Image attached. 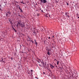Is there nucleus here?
Here are the masks:
<instances>
[{
    "label": "nucleus",
    "instance_id": "obj_1",
    "mask_svg": "<svg viewBox=\"0 0 79 79\" xmlns=\"http://www.w3.org/2000/svg\"><path fill=\"white\" fill-rule=\"evenodd\" d=\"M50 67L51 68V69H53V68H54V66L52 64H50Z\"/></svg>",
    "mask_w": 79,
    "mask_h": 79
},
{
    "label": "nucleus",
    "instance_id": "obj_2",
    "mask_svg": "<svg viewBox=\"0 0 79 79\" xmlns=\"http://www.w3.org/2000/svg\"><path fill=\"white\" fill-rule=\"evenodd\" d=\"M20 24H21V23L18 22L17 23V26L18 27V26H19V25H20Z\"/></svg>",
    "mask_w": 79,
    "mask_h": 79
},
{
    "label": "nucleus",
    "instance_id": "obj_3",
    "mask_svg": "<svg viewBox=\"0 0 79 79\" xmlns=\"http://www.w3.org/2000/svg\"><path fill=\"white\" fill-rule=\"evenodd\" d=\"M20 26H21L22 27H23L24 26V25L23 24H22L21 23H20Z\"/></svg>",
    "mask_w": 79,
    "mask_h": 79
},
{
    "label": "nucleus",
    "instance_id": "obj_4",
    "mask_svg": "<svg viewBox=\"0 0 79 79\" xmlns=\"http://www.w3.org/2000/svg\"><path fill=\"white\" fill-rule=\"evenodd\" d=\"M44 3H47V1L46 0H43Z\"/></svg>",
    "mask_w": 79,
    "mask_h": 79
},
{
    "label": "nucleus",
    "instance_id": "obj_5",
    "mask_svg": "<svg viewBox=\"0 0 79 79\" xmlns=\"http://www.w3.org/2000/svg\"><path fill=\"white\" fill-rule=\"evenodd\" d=\"M9 21L10 22V24H13V22H12L11 21V19H9Z\"/></svg>",
    "mask_w": 79,
    "mask_h": 79
},
{
    "label": "nucleus",
    "instance_id": "obj_6",
    "mask_svg": "<svg viewBox=\"0 0 79 79\" xmlns=\"http://www.w3.org/2000/svg\"><path fill=\"white\" fill-rule=\"evenodd\" d=\"M7 13H8V15H11V13H10V12L9 11L7 12Z\"/></svg>",
    "mask_w": 79,
    "mask_h": 79
},
{
    "label": "nucleus",
    "instance_id": "obj_7",
    "mask_svg": "<svg viewBox=\"0 0 79 79\" xmlns=\"http://www.w3.org/2000/svg\"><path fill=\"white\" fill-rule=\"evenodd\" d=\"M31 75H32V74H33V73L32 72V71H33L32 70H31Z\"/></svg>",
    "mask_w": 79,
    "mask_h": 79
},
{
    "label": "nucleus",
    "instance_id": "obj_8",
    "mask_svg": "<svg viewBox=\"0 0 79 79\" xmlns=\"http://www.w3.org/2000/svg\"><path fill=\"white\" fill-rule=\"evenodd\" d=\"M65 15L66 16L67 15H68L69 14H68V12H66L65 13Z\"/></svg>",
    "mask_w": 79,
    "mask_h": 79
},
{
    "label": "nucleus",
    "instance_id": "obj_9",
    "mask_svg": "<svg viewBox=\"0 0 79 79\" xmlns=\"http://www.w3.org/2000/svg\"><path fill=\"white\" fill-rule=\"evenodd\" d=\"M48 55H50V52H49V51H48Z\"/></svg>",
    "mask_w": 79,
    "mask_h": 79
},
{
    "label": "nucleus",
    "instance_id": "obj_10",
    "mask_svg": "<svg viewBox=\"0 0 79 79\" xmlns=\"http://www.w3.org/2000/svg\"><path fill=\"white\" fill-rule=\"evenodd\" d=\"M57 65H58V64H59V61H57Z\"/></svg>",
    "mask_w": 79,
    "mask_h": 79
},
{
    "label": "nucleus",
    "instance_id": "obj_11",
    "mask_svg": "<svg viewBox=\"0 0 79 79\" xmlns=\"http://www.w3.org/2000/svg\"><path fill=\"white\" fill-rule=\"evenodd\" d=\"M66 16L67 17H68V18H69V17L70 16H69L68 15H67Z\"/></svg>",
    "mask_w": 79,
    "mask_h": 79
},
{
    "label": "nucleus",
    "instance_id": "obj_12",
    "mask_svg": "<svg viewBox=\"0 0 79 79\" xmlns=\"http://www.w3.org/2000/svg\"><path fill=\"white\" fill-rule=\"evenodd\" d=\"M21 3H23V4H25V3L24 2L23 3V2H21Z\"/></svg>",
    "mask_w": 79,
    "mask_h": 79
},
{
    "label": "nucleus",
    "instance_id": "obj_13",
    "mask_svg": "<svg viewBox=\"0 0 79 79\" xmlns=\"http://www.w3.org/2000/svg\"><path fill=\"white\" fill-rule=\"evenodd\" d=\"M35 43L36 45H37V42H35Z\"/></svg>",
    "mask_w": 79,
    "mask_h": 79
},
{
    "label": "nucleus",
    "instance_id": "obj_14",
    "mask_svg": "<svg viewBox=\"0 0 79 79\" xmlns=\"http://www.w3.org/2000/svg\"><path fill=\"white\" fill-rule=\"evenodd\" d=\"M45 16H46L47 17H48V14H47V15L46 14Z\"/></svg>",
    "mask_w": 79,
    "mask_h": 79
},
{
    "label": "nucleus",
    "instance_id": "obj_15",
    "mask_svg": "<svg viewBox=\"0 0 79 79\" xmlns=\"http://www.w3.org/2000/svg\"><path fill=\"white\" fill-rule=\"evenodd\" d=\"M41 0V3H43V0Z\"/></svg>",
    "mask_w": 79,
    "mask_h": 79
},
{
    "label": "nucleus",
    "instance_id": "obj_16",
    "mask_svg": "<svg viewBox=\"0 0 79 79\" xmlns=\"http://www.w3.org/2000/svg\"><path fill=\"white\" fill-rule=\"evenodd\" d=\"M19 5H18L17 6V7L18 8H19Z\"/></svg>",
    "mask_w": 79,
    "mask_h": 79
},
{
    "label": "nucleus",
    "instance_id": "obj_17",
    "mask_svg": "<svg viewBox=\"0 0 79 79\" xmlns=\"http://www.w3.org/2000/svg\"><path fill=\"white\" fill-rule=\"evenodd\" d=\"M8 14L7 13H6V16H8Z\"/></svg>",
    "mask_w": 79,
    "mask_h": 79
},
{
    "label": "nucleus",
    "instance_id": "obj_18",
    "mask_svg": "<svg viewBox=\"0 0 79 79\" xmlns=\"http://www.w3.org/2000/svg\"><path fill=\"white\" fill-rule=\"evenodd\" d=\"M31 42H32V43H34V41H32V40H31Z\"/></svg>",
    "mask_w": 79,
    "mask_h": 79
},
{
    "label": "nucleus",
    "instance_id": "obj_19",
    "mask_svg": "<svg viewBox=\"0 0 79 79\" xmlns=\"http://www.w3.org/2000/svg\"><path fill=\"white\" fill-rule=\"evenodd\" d=\"M77 14H76V15H77V16H79V15H78V13H77Z\"/></svg>",
    "mask_w": 79,
    "mask_h": 79
},
{
    "label": "nucleus",
    "instance_id": "obj_20",
    "mask_svg": "<svg viewBox=\"0 0 79 79\" xmlns=\"http://www.w3.org/2000/svg\"><path fill=\"white\" fill-rule=\"evenodd\" d=\"M19 9L21 10V8H20V7L19 6Z\"/></svg>",
    "mask_w": 79,
    "mask_h": 79
},
{
    "label": "nucleus",
    "instance_id": "obj_21",
    "mask_svg": "<svg viewBox=\"0 0 79 79\" xmlns=\"http://www.w3.org/2000/svg\"><path fill=\"white\" fill-rule=\"evenodd\" d=\"M2 61H3V63L5 62V61H3V60H2Z\"/></svg>",
    "mask_w": 79,
    "mask_h": 79
},
{
    "label": "nucleus",
    "instance_id": "obj_22",
    "mask_svg": "<svg viewBox=\"0 0 79 79\" xmlns=\"http://www.w3.org/2000/svg\"><path fill=\"white\" fill-rule=\"evenodd\" d=\"M67 5H69V4L68 3H67Z\"/></svg>",
    "mask_w": 79,
    "mask_h": 79
},
{
    "label": "nucleus",
    "instance_id": "obj_23",
    "mask_svg": "<svg viewBox=\"0 0 79 79\" xmlns=\"http://www.w3.org/2000/svg\"><path fill=\"white\" fill-rule=\"evenodd\" d=\"M20 10L21 11V12H22V9H20Z\"/></svg>",
    "mask_w": 79,
    "mask_h": 79
},
{
    "label": "nucleus",
    "instance_id": "obj_24",
    "mask_svg": "<svg viewBox=\"0 0 79 79\" xmlns=\"http://www.w3.org/2000/svg\"><path fill=\"white\" fill-rule=\"evenodd\" d=\"M34 41H35V42H36V40H34Z\"/></svg>",
    "mask_w": 79,
    "mask_h": 79
},
{
    "label": "nucleus",
    "instance_id": "obj_25",
    "mask_svg": "<svg viewBox=\"0 0 79 79\" xmlns=\"http://www.w3.org/2000/svg\"><path fill=\"white\" fill-rule=\"evenodd\" d=\"M41 11H42V12H43L44 11H43V10H41Z\"/></svg>",
    "mask_w": 79,
    "mask_h": 79
},
{
    "label": "nucleus",
    "instance_id": "obj_26",
    "mask_svg": "<svg viewBox=\"0 0 79 79\" xmlns=\"http://www.w3.org/2000/svg\"><path fill=\"white\" fill-rule=\"evenodd\" d=\"M39 66H41V67H42V66L40 65V64H39Z\"/></svg>",
    "mask_w": 79,
    "mask_h": 79
},
{
    "label": "nucleus",
    "instance_id": "obj_27",
    "mask_svg": "<svg viewBox=\"0 0 79 79\" xmlns=\"http://www.w3.org/2000/svg\"><path fill=\"white\" fill-rule=\"evenodd\" d=\"M28 74H31V73H28Z\"/></svg>",
    "mask_w": 79,
    "mask_h": 79
},
{
    "label": "nucleus",
    "instance_id": "obj_28",
    "mask_svg": "<svg viewBox=\"0 0 79 79\" xmlns=\"http://www.w3.org/2000/svg\"><path fill=\"white\" fill-rule=\"evenodd\" d=\"M77 17L78 18V19L79 18V16H77Z\"/></svg>",
    "mask_w": 79,
    "mask_h": 79
},
{
    "label": "nucleus",
    "instance_id": "obj_29",
    "mask_svg": "<svg viewBox=\"0 0 79 79\" xmlns=\"http://www.w3.org/2000/svg\"><path fill=\"white\" fill-rule=\"evenodd\" d=\"M48 39H50V37H49Z\"/></svg>",
    "mask_w": 79,
    "mask_h": 79
},
{
    "label": "nucleus",
    "instance_id": "obj_30",
    "mask_svg": "<svg viewBox=\"0 0 79 79\" xmlns=\"http://www.w3.org/2000/svg\"><path fill=\"white\" fill-rule=\"evenodd\" d=\"M52 37L54 38V36H53Z\"/></svg>",
    "mask_w": 79,
    "mask_h": 79
},
{
    "label": "nucleus",
    "instance_id": "obj_31",
    "mask_svg": "<svg viewBox=\"0 0 79 79\" xmlns=\"http://www.w3.org/2000/svg\"><path fill=\"white\" fill-rule=\"evenodd\" d=\"M2 60H3V59H2Z\"/></svg>",
    "mask_w": 79,
    "mask_h": 79
},
{
    "label": "nucleus",
    "instance_id": "obj_32",
    "mask_svg": "<svg viewBox=\"0 0 79 79\" xmlns=\"http://www.w3.org/2000/svg\"><path fill=\"white\" fill-rule=\"evenodd\" d=\"M1 61L2 62L3 61H2V60H1Z\"/></svg>",
    "mask_w": 79,
    "mask_h": 79
},
{
    "label": "nucleus",
    "instance_id": "obj_33",
    "mask_svg": "<svg viewBox=\"0 0 79 79\" xmlns=\"http://www.w3.org/2000/svg\"><path fill=\"white\" fill-rule=\"evenodd\" d=\"M42 9H40V10H41Z\"/></svg>",
    "mask_w": 79,
    "mask_h": 79
},
{
    "label": "nucleus",
    "instance_id": "obj_34",
    "mask_svg": "<svg viewBox=\"0 0 79 79\" xmlns=\"http://www.w3.org/2000/svg\"><path fill=\"white\" fill-rule=\"evenodd\" d=\"M43 73H44V74H45V73H44V72H43Z\"/></svg>",
    "mask_w": 79,
    "mask_h": 79
},
{
    "label": "nucleus",
    "instance_id": "obj_35",
    "mask_svg": "<svg viewBox=\"0 0 79 79\" xmlns=\"http://www.w3.org/2000/svg\"><path fill=\"white\" fill-rule=\"evenodd\" d=\"M49 17L50 16V15H49Z\"/></svg>",
    "mask_w": 79,
    "mask_h": 79
},
{
    "label": "nucleus",
    "instance_id": "obj_36",
    "mask_svg": "<svg viewBox=\"0 0 79 79\" xmlns=\"http://www.w3.org/2000/svg\"><path fill=\"white\" fill-rule=\"evenodd\" d=\"M39 62V63H40V61H39V62Z\"/></svg>",
    "mask_w": 79,
    "mask_h": 79
},
{
    "label": "nucleus",
    "instance_id": "obj_37",
    "mask_svg": "<svg viewBox=\"0 0 79 79\" xmlns=\"http://www.w3.org/2000/svg\"><path fill=\"white\" fill-rule=\"evenodd\" d=\"M56 3H58V2H56Z\"/></svg>",
    "mask_w": 79,
    "mask_h": 79
},
{
    "label": "nucleus",
    "instance_id": "obj_38",
    "mask_svg": "<svg viewBox=\"0 0 79 79\" xmlns=\"http://www.w3.org/2000/svg\"><path fill=\"white\" fill-rule=\"evenodd\" d=\"M55 60H56V59H55Z\"/></svg>",
    "mask_w": 79,
    "mask_h": 79
}]
</instances>
